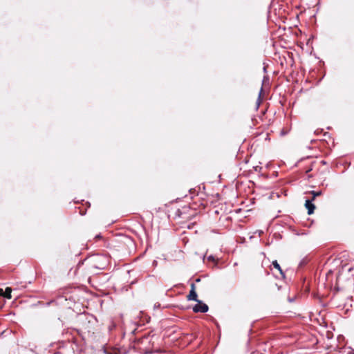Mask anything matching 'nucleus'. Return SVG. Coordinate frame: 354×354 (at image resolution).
Listing matches in <instances>:
<instances>
[{"label":"nucleus","mask_w":354,"mask_h":354,"mask_svg":"<svg viewBox=\"0 0 354 354\" xmlns=\"http://www.w3.org/2000/svg\"><path fill=\"white\" fill-rule=\"evenodd\" d=\"M108 258L102 254H96L89 260L91 267L97 270H104L108 264Z\"/></svg>","instance_id":"nucleus-1"},{"label":"nucleus","mask_w":354,"mask_h":354,"mask_svg":"<svg viewBox=\"0 0 354 354\" xmlns=\"http://www.w3.org/2000/svg\"><path fill=\"white\" fill-rule=\"evenodd\" d=\"M197 304L193 307V311L194 313H206L208 311V306L201 301H196Z\"/></svg>","instance_id":"nucleus-2"},{"label":"nucleus","mask_w":354,"mask_h":354,"mask_svg":"<svg viewBox=\"0 0 354 354\" xmlns=\"http://www.w3.org/2000/svg\"><path fill=\"white\" fill-rule=\"evenodd\" d=\"M187 299L189 300V301H191V300L195 301H198V299H197L198 298V295H197V293H196V292L195 290V285H194V283H192V285H191V290H190L189 293V295H187Z\"/></svg>","instance_id":"nucleus-3"},{"label":"nucleus","mask_w":354,"mask_h":354,"mask_svg":"<svg viewBox=\"0 0 354 354\" xmlns=\"http://www.w3.org/2000/svg\"><path fill=\"white\" fill-rule=\"evenodd\" d=\"M305 206L306 207V209H308V214H311L313 213L314 212V209L315 208V205L312 203V200L310 201V200H306V203H305Z\"/></svg>","instance_id":"nucleus-4"},{"label":"nucleus","mask_w":354,"mask_h":354,"mask_svg":"<svg viewBox=\"0 0 354 354\" xmlns=\"http://www.w3.org/2000/svg\"><path fill=\"white\" fill-rule=\"evenodd\" d=\"M272 265L273 266V267L276 269H277L280 274L282 275V276H284V274L281 268V266L278 263L277 261H273L272 263Z\"/></svg>","instance_id":"nucleus-5"},{"label":"nucleus","mask_w":354,"mask_h":354,"mask_svg":"<svg viewBox=\"0 0 354 354\" xmlns=\"http://www.w3.org/2000/svg\"><path fill=\"white\" fill-rule=\"evenodd\" d=\"M11 292H12V288L10 287H7L5 290L3 297L7 299H11V297H12Z\"/></svg>","instance_id":"nucleus-6"},{"label":"nucleus","mask_w":354,"mask_h":354,"mask_svg":"<svg viewBox=\"0 0 354 354\" xmlns=\"http://www.w3.org/2000/svg\"><path fill=\"white\" fill-rule=\"evenodd\" d=\"M310 194L313 195L312 201H313L315 198V197L320 196L322 194V192L311 191Z\"/></svg>","instance_id":"nucleus-7"},{"label":"nucleus","mask_w":354,"mask_h":354,"mask_svg":"<svg viewBox=\"0 0 354 354\" xmlns=\"http://www.w3.org/2000/svg\"><path fill=\"white\" fill-rule=\"evenodd\" d=\"M208 259L209 261H215V259L213 256L210 255L209 257H208Z\"/></svg>","instance_id":"nucleus-8"},{"label":"nucleus","mask_w":354,"mask_h":354,"mask_svg":"<svg viewBox=\"0 0 354 354\" xmlns=\"http://www.w3.org/2000/svg\"><path fill=\"white\" fill-rule=\"evenodd\" d=\"M348 270V272H351L354 270V268H353V267L349 268Z\"/></svg>","instance_id":"nucleus-9"},{"label":"nucleus","mask_w":354,"mask_h":354,"mask_svg":"<svg viewBox=\"0 0 354 354\" xmlns=\"http://www.w3.org/2000/svg\"><path fill=\"white\" fill-rule=\"evenodd\" d=\"M347 354H354V351H349Z\"/></svg>","instance_id":"nucleus-10"},{"label":"nucleus","mask_w":354,"mask_h":354,"mask_svg":"<svg viewBox=\"0 0 354 354\" xmlns=\"http://www.w3.org/2000/svg\"><path fill=\"white\" fill-rule=\"evenodd\" d=\"M95 238H96V239H100V238H101V236H100V234H99V235H97V236H95Z\"/></svg>","instance_id":"nucleus-11"},{"label":"nucleus","mask_w":354,"mask_h":354,"mask_svg":"<svg viewBox=\"0 0 354 354\" xmlns=\"http://www.w3.org/2000/svg\"><path fill=\"white\" fill-rule=\"evenodd\" d=\"M262 91H263V88H261L260 93H259V97H261V94Z\"/></svg>","instance_id":"nucleus-12"}]
</instances>
